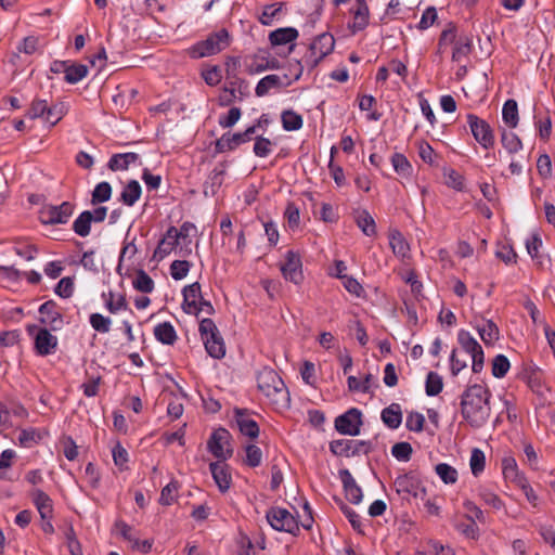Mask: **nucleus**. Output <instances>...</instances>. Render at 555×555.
<instances>
[{
	"instance_id": "50",
	"label": "nucleus",
	"mask_w": 555,
	"mask_h": 555,
	"mask_svg": "<svg viewBox=\"0 0 555 555\" xmlns=\"http://www.w3.org/2000/svg\"><path fill=\"white\" fill-rule=\"evenodd\" d=\"M191 264L186 260H175L170 266V274L172 279L179 281L184 279L189 271H190Z\"/></svg>"
},
{
	"instance_id": "54",
	"label": "nucleus",
	"mask_w": 555,
	"mask_h": 555,
	"mask_svg": "<svg viewBox=\"0 0 555 555\" xmlns=\"http://www.w3.org/2000/svg\"><path fill=\"white\" fill-rule=\"evenodd\" d=\"M55 293L62 298H69L74 293V279L66 276L59 281Z\"/></svg>"
},
{
	"instance_id": "61",
	"label": "nucleus",
	"mask_w": 555,
	"mask_h": 555,
	"mask_svg": "<svg viewBox=\"0 0 555 555\" xmlns=\"http://www.w3.org/2000/svg\"><path fill=\"white\" fill-rule=\"evenodd\" d=\"M241 118V109L238 107H232L227 115L221 116L219 125L222 128L233 127Z\"/></svg>"
},
{
	"instance_id": "36",
	"label": "nucleus",
	"mask_w": 555,
	"mask_h": 555,
	"mask_svg": "<svg viewBox=\"0 0 555 555\" xmlns=\"http://www.w3.org/2000/svg\"><path fill=\"white\" fill-rule=\"evenodd\" d=\"M456 529L468 539H477L479 537V528L475 520H473V515H468V519L465 518V521H456Z\"/></svg>"
},
{
	"instance_id": "40",
	"label": "nucleus",
	"mask_w": 555,
	"mask_h": 555,
	"mask_svg": "<svg viewBox=\"0 0 555 555\" xmlns=\"http://www.w3.org/2000/svg\"><path fill=\"white\" fill-rule=\"evenodd\" d=\"M435 470L440 479L447 485L455 483L457 480V470L447 463L436 465Z\"/></svg>"
},
{
	"instance_id": "53",
	"label": "nucleus",
	"mask_w": 555,
	"mask_h": 555,
	"mask_svg": "<svg viewBox=\"0 0 555 555\" xmlns=\"http://www.w3.org/2000/svg\"><path fill=\"white\" fill-rule=\"evenodd\" d=\"M112 194V188L107 182L99 183L93 193H92V202L93 203H103L109 199Z\"/></svg>"
},
{
	"instance_id": "22",
	"label": "nucleus",
	"mask_w": 555,
	"mask_h": 555,
	"mask_svg": "<svg viewBox=\"0 0 555 555\" xmlns=\"http://www.w3.org/2000/svg\"><path fill=\"white\" fill-rule=\"evenodd\" d=\"M57 346L56 336L52 335L47 328L37 331V353L50 354Z\"/></svg>"
},
{
	"instance_id": "7",
	"label": "nucleus",
	"mask_w": 555,
	"mask_h": 555,
	"mask_svg": "<svg viewBox=\"0 0 555 555\" xmlns=\"http://www.w3.org/2000/svg\"><path fill=\"white\" fill-rule=\"evenodd\" d=\"M335 40L331 34L324 33L319 35L310 44L309 53L306 55V62L310 66L318 63L330 54L334 49Z\"/></svg>"
},
{
	"instance_id": "5",
	"label": "nucleus",
	"mask_w": 555,
	"mask_h": 555,
	"mask_svg": "<svg viewBox=\"0 0 555 555\" xmlns=\"http://www.w3.org/2000/svg\"><path fill=\"white\" fill-rule=\"evenodd\" d=\"M73 211V205L68 202L57 206L43 205L39 210V220L43 225L65 224Z\"/></svg>"
},
{
	"instance_id": "33",
	"label": "nucleus",
	"mask_w": 555,
	"mask_h": 555,
	"mask_svg": "<svg viewBox=\"0 0 555 555\" xmlns=\"http://www.w3.org/2000/svg\"><path fill=\"white\" fill-rule=\"evenodd\" d=\"M283 86L282 78L278 75H268L263 77L256 87V94L258 96L266 95L271 89L280 88Z\"/></svg>"
},
{
	"instance_id": "45",
	"label": "nucleus",
	"mask_w": 555,
	"mask_h": 555,
	"mask_svg": "<svg viewBox=\"0 0 555 555\" xmlns=\"http://www.w3.org/2000/svg\"><path fill=\"white\" fill-rule=\"evenodd\" d=\"M391 163L397 173L401 175L402 177H408L411 175L412 166L404 155L398 153L395 154L391 158Z\"/></svg>"
},
{
	"instance_id": "39",
	"label": "nucleus",
	"mask_w": 555,
	"mask_h": 555,
	"mask_svg": "<svg viewBox=\"0 0 555 555\" xmlns=\"http://www.w3.org/2000/svg\"><path fill=\"white\" fill-rule=\"evenodd\" d=\"M91 219L90 211L81 212L73 223V229L79 236H88L90 234Z\"/></svg>"
},
{
	"instance_id": "26",
	"label": "nucleus",
	"mask_w": 555,
	"mask_h": 555,
	"mask_svg": "<svg viewBox=\"0 0 555 555\" xmlns=\"http://www.w3.org/2000/svg\"><path fill=\"white\" fill-rule=\"evenodd\" d=\"M297 37L298 31L293 27L279 28L270 34V41L273 46H281L293 42Z\"/></svg>"
},
{
	"instance_id": "13",
	"label": "nucleus",
	"mask_w": 555,
	"mask_h": 555,
	"mask_svg": "<svg viewBox=\"0 0 555 555\" xmlns=\"http://www.w3.org/2000/svg\"><path fill=\"white\" fill-rule=\"evenodd\" d=\"M467 120L475 140L485 149L492 147L494 135L489 124L475 115H468Z\"/></svg>"
},
{
	"instance_id": "31",
	"label": "nucleus",
	"mask_w": 555,
	"mask_h": 555,
	"mask_svg": "<svg viewBox=\"0 0 555 555\" xmlns=\"http://www.w3.org/2000/svg\"><path fill=\"white\" fill-rule=\"evenodd\" d=\"M141 196V185L138 181H130L120 194L121 202L127 206H132Z\"/></svg>"
},
{
	"instance_id": "60",
	"label": "nucleus",
	"mask_w": 555,
	"mask_h": 555,
	"mask_svg": "<svg viewBox=\"0 0 555 555\" xmlns=\"http://www.w3.org/2000/svg\"><path fill=\"white\" fill-rule=\"evenodd\" d=\"M391 453L399 461H408L412 454V447L408 442H399L392 447Z\"/></svg>"
},
{
	"instance_id": "48",
	"label": "nucleus",
	"mask_w": 555,
	"mask_h": 555,
	"mask_svg": "<svg viewBox=\"0 0 555 555\" xmlns=\"http://www.w3.org/2000/svg\"><path fill=\"white\" fill-rule=\"evenodd\" d=\"M106 308L111 313H117L118 311L127 308V301L122 295H116L113 292H109L108 298L106 299Z\"/></svg>"
},
{
	"instance_id": "19",
	"label": "nucleus",
	"mask_w": 555,
	"mask_h": 555,
	"mask_svg": "<svg viewBox=\"0 0 555 555\" xmlns=\"http://www.w3.org/2000/svg\"><path fill=\"white\" fill-rule=\"evenodd\" d=\"M339 476L344 485L347 499L353 504H359L362 501V491L350 472L343 469L339 472Z\"/></svg>"
},
{
	"instance_id": "9",
	"label": "nucleus",
	"mask_w": 555,
	"mask_h": 555,
	"mask_svg": "<svg viewBox=\"0 0 555 555\" xmlns=\"http://www.w3.org/2000/svg\"><path fill=\"white\" fill-rule=\"evenodd\" d=\"M207 446L211 454L219 460L218 462H224L232 456L233 450L230 446V434L223 428L214 431Z\"/></svg>"
},
{
	"instance_id": "15",
	"label": "nucleus",
	"mask_w": 555,
	"mask_h": 555,
	"mask_svg": "<svg viewBox=\"0 0 555 555\" xmlns=\"http://www.w3.org/2000/svg\"><path fill=\"white\" fill-rule=\"evenodd\" d=\"M37 511L42 518V531L46 534H52L54 532V527L50 521L53 516L52 500L41 491H37Z\"/></svg>"
},
{
	"instance_id": "1",
	"label": "nucleus",
	"mask_w": 555,
	"mask_h": 555,
	"mask_svg": "<svg viewBox=\"0 0 555 555\" xmlns=\"http://www.w3.org/2000/svg\"><path fill=\"white\" fill-rule=\"evenodd\" d=\"M491 393L483 385L469 386L461 397V413L463 418L473 427L483 426L490 417Z\"/></svg>"
},
{
	"instance_id": "34",
	"label": "nucleus",
	"mask_w": 555,
	"mask_h": 555,
	"mask_svg": "<svg viewBox=\"0 0 555 555\" xmlns=\"http://www.w3.org/2000/svg\"><path fill=\"white\" fill-rule=\"evenodd\" d=\"M246 140L244 139L243 134L241 132L232 133V134H223L217 142L218 149L223 152L225 150H234L242 143H245Z\"/></svg>"
},
{
	"instance_id": "59",
	"label": "nucleus",
	"mask_w": 555,
	"mask_h": 555,
	"mask_svg": "<svg viewBox=\"0 0 555 555\" xmlns=\"http://www.w3.org/2000/svg\"><path fill=\"white\" fill-rule=\"evenodd\" d=\"M61 447L65 457L69 461H74L78 456V447L70 437H64L61 440Z\"/></svg>"
},
{
	"instance_id": "11",
	"label": "nucleus",
	"mask_w": 555,
	"mask_h": 555,
	"mask_svg": "<svg viewBox=\"0 0 555 555\" xmlns=\"http://www.w3.org/2000/svg\"><path fill=\"white\" fill-rule=\"evenodd\" d=\"M362 414L358 409H350L335 420V428L341 435L357 436L360 434Z\"/></svg>"
},
{
	"instance_id": "24",
	"label": "nucleus",
	"mask_w": 555,
	"mask_h": 555,
	"mask_svg": "<svg viewBox=\"0 0 555 555\" xmlns=\"http://www.w3.org/2000/svg\"><path fill=\"white\" fill-rule=\"evenodd\" d=\"M206 351L208 354L215 359H221L225 356V345L223 338L220 333L214 335L212 337H207L203 339Z\"/></svg>"
},
{
	"instance_id": "28",
	"label": "nucleus",
	"mask_w": 555,
	"mask_h": 555,
	"mask_svg": "<svg viewBox=\"0 0 555 555\" xmlns=\"http://www.w3.org/2000/svg\"><path fill=\"white\" fill-rule=\"evenodd\" d=\"M139 156L135 153H124L114 155L109 162L108 167L113 171L127 170L128 167L138 160Z\"/></svg>"
},
{
	"instance_id": "25",
	"label": "nucleus",
	"mask_w": 555,
	"mask_h": 555,
	"mask_svg": "<svg viewBox=\"0 0 555 555\" xmlns=\"http://www.w3.org/2000/svg\"><path fill=\"white\" fill-rule=\"evenodd\" d=\"M382 420L389 428L396 429L402 422L401 408L397 403L390 404L382 411Z\"/></svg>"
},
{
	"instance_id": "37",
	"label": "nucleus",
	"mask_w": 555,
	"mask_h": 555,
	"mask_svg": "<svg viewBox=\"0 0 555 555\" xmlns=\"http://www.w3.org/2000/svg\"><path fill=\"white\" fill-rule=\"evenodd\" d=\"M501 142L504 149L511 154H516L522 149L520 139L514 132L503 130L501 133Z\"/></svg>"
},
{
	"instance_id": "64",
	"label": "nucleus",
	"mask_w": 555,
	"mask_h": 555,
	"mask_svg": "<svg viewBox=\"0 0 555 555\" xmlns=\"http://www.w3.org/2000/svg\"><path fill=\"white\" fill-rule=\"evenodd\" d=\"M416 555H455L450 547L439 545L438 543H431L427 550L417 551Z\"/></svg>"
},
{
	"instance_id": "17",
	"label": "nucleus",
	"mask_w": 555,
	"mask_h": 555,
	"mask_svg": "<svg viewBox=\"0 0 555 555\" xmlns=\"http://www.w3.org/2000/svg\"><path fill=\"white\" fill-rule=\"evenodd\" d=\"M40 322L55 331L61 327L63 321L53 301H47L39 308Z\"/></svg>"
},
{
	"instance_id": "51",
	"label": "nucleus",
	"mask_w": 555,
	"mask_h": 555,
	"mask_svg": "<svg viewBox=\"0 0 555 555\" xmlns=\"http://www.w3.org/2000/svg\"><path fill=\"white\" fill-rule=\"evenodd\" d=\"M446 184L454 190L461 191L464 188V178L454 169L444 170Z\"/></svg>"
},
{
	"instance_id": "55",
	"label": "nucleus",
	"mask_w": 555,
	"mask_h": 555,
	"mask_svg": "<svg viewBox=\"0 0 555 555\" xmlns=\"http://www.w3.org/2000/svg\"><path fill=\"white\" fill-rule=\"evenodd\" d=\"M425 423V417L423 414L417 412H411L406 416L405 426L409 430L412 431H422Z\"/></svg>"
},
{
	"instance_id": "63",
	"label": "nucleus",
	"mask_w": 555,
	"mask_h": 555,
	"mask_svg": "<svg viewBox=\"0 0 555 555\" xmlns=\"http://www.w3.org/2000/svg\"><path fill=\"white\" fill-rule=\"evenodd\" d=\"M351 442L345 439L334 440L330 443V450L335 455H349Z\"/></svg>"
},
{
	"instance_id": "21",
	"label": "nucleus",
	"mask_w": 555,
	"mask_h": 555,
	"mask_svg": "<svg viewBox=\"0 0 555 555\" xmlns=\"http://www.w3.org/2000/svg\"><path fill=\"white\" fill-rule=\"evenodd\" d=\"M388 237L392 253L401 259L408 258L410 255V245L402 233L398 230H391Z\"/></svg>"
},
{
	"instance_id": "4",
	"label": "nucleus",
	"mask_w": 555,
	"mask_h": 555,
	"mask_svg": "<svg viewBox=\"0 0 555 555\" xmlns=\"http://www.w3.org/2000/svg\"><path fill=\"white\" fill-rule=\"evenodd\" d=\"M229 46V34L225 29H221L210 35L206 40L193 46L190 54L194 59H201L221 52Z\"/></svg>"
},
{
	"instance_id": "56",
	"label": "nucleus",
	"mask_w": 555,
	"mask_h": 555,
	"mask_svg": "<svg viewBox=\"0 0 555 555\" xmlns=\"http://www.w3.org/2000/svg\"><path fill=\"white\" fill-rule=\"evenodd\" d=\"M262 459L261 450L255 444L246 446L245 463L251 467L260 465Z\"/></svg>"
},
{
	"instance_id": "52",
	"label": "nucleus",
	"mask_w": 555,
	"mask_h": 555,
	"mask_svg": "<svg viewBox=\"0 0 555 555\" xmlns=\"http://www.w3.org/2000/svg\"><path fill=\"white\" fill-rule=\"evenodd\" d=\"M472 42L469 39H461L455 43L452 59L453 61L461 62L470 52Z\"/></svg>"
},
{
	"instance_id": "57",
	"label": "nucleus",
	"mask_w": 555,
	"mask_h": 555,
	"mask_svg": "<svg viewBox=\"0 0 555 555\" xmlns=\"http://www.w3.org/2000/svg\"><path fill=\"white\" fill-rule=\"evenodd\" d=\"M91 326L101 333H107L111 327V320L100 313H93L90 317Z\"/></svg>"
},
{
	"instance_id": "30",
	"label": "nucleus",
	"mask_w": 555,
	"mask_h": 555,
	"mask_svg": "<svg viewBox=\"0 0 555 555\" xmlns=\"http://www.w3.org/2000/svg\"><path fill=\"white\" fill-rule=\"evenodd\" d=\"M502 118L503 121L509 127V128H516L518 125V106L517 102L515 100H507L502 108Z\"/></svg>"
},
{
	"instance_id": "47",
	"label": "nucleus",
	"mask_w": 555,
	"mask_h": 555,
	"mask_svg": "<svg viewBox=\"0 0 555 555\" xmlns=\"http://www.w3.org/2000/svg\"><path fill=\"white\" fill-rule=\"evenodd\" d=\"M478 495L483 501L485 504L491 506L496 511L502 509L504 506L501 499L494 492L487 488H480L478 491Z\"/></svg>"
},
{
	"instance_id": "35",
	"label": "nucleus",
	"mask_w": 555,
	"mask_h": 555,
	"mask_svg": "<svg viewBox=\"0 0 555 555\" xmlns=\"http://www.w3.org/2000/svg\"><path fill=\"white\" fill-rule=\"evenodd\" d=\"M64 74L67 82L77 83L87 76L88 67L83 64H70L65 68Z\"/></svg>"
},
{
	"instance_id": "32",
	"label": "nucleus",
	"mask_w": 555,
	"mask_h": 555,
	"mask_svg": "<svg viewBox=\"0 0 555 555\" xmlns=\"http://www.w3.org/2000/svg\"><path fill=\"white\" fill-rule=\"evenodd\" d=\"M356 222L361 231L367 235L373 236L376 233V225L373 217L366 210H360L356 215Z\"/></svg>"
},
{
	"instance_id": "62",
	"label": "nucleus",
	"mask_w": 555,
	"mask_h": 555,
	"mask_svg": "<svg viewBox=\"0 0 555 555\" xmlns=\"http://www.w3.org/2000/svg\"><path fill=\"white\" fill-rule=\"evenodd\" d=\"M203 79L209 86H217L221 79V69L218 66L209 67L202 73Z\"/></svg>"
},
{
	"instance_id": "16",
	"label": "nucleus",
	"mask_w": 555,
	"mask_h": 555,
	"mask_svg": "<svg viewBox=\"0 0 555 555\" xmlns=\"http://www.w3.org/2000/svg\"><path fill=\"white\" fill-rule=\"evenodd\" d=\"M210 473L221 492H227L232 485V476L229 465L224 462H215L210 464Z\"/></svg>"
},
{
	"instance_id": "27",
	"label": "nucleus",
	"mask_w": 555,
	"mask_h": 555,
	"mask_svg": "<svg viewBox=\"0 0 555 555\" xmlns=\"http://www.w3.org/2000/svg\"><path fill=\"white\" fill-rule=\"evenodd\" d=\"M154 335L157 340L166 345H172L177 340L176 330L169 322H163L156 325Z\"/></svg>"
},
{
	"instance_id": "10",
	"label": "nucleus",
	"mask_w": 555,
	"mask_h": 555,
	"mask_svg": "<svg viewBox=\"0 0 555 555\" xmlns=\"http://www.w3.org/2000/svg\"><path fill=\"white\" fill-rule=\"evenodd\" d=\"M270 526L278 531L295 533L298 530V522L295 517L285 508L273 507L267 513Z\"/></svg>"
},
{
	"instance_id": "44",
	"label": "nucleus",
	"mask_w": 555,
	"mask_h": 555,
	"mask_svg": "<svg viewBox=\"0 0 555 555\" xmlns=\"http://www.w3.org/2000/svg\"><path fill=\"white\" fill-rule=\"evenodd\" d=\"M443 387L442 378L435 372H429L426 378V393L428 396H437Z\"/></svg>"
},
{
	"instance_id": "8",
	"label": "nucleus",
	"mask_w": 555,
	"mask_h": 555,
	"mask_svg": "<svg viewBox=\"0 0 555 555\" xmlns=\"http://www.w3.org/2000/svg\"><path fill=\"white\" fill-rule=\"evenodd\" d=\"M459 343L463 351L472 359V369L475 373L482 370L483 351L478 341L466 331L459 332Z\"/></svg>"
},
{
	"instance_id": "43",
	"label": "nucleus",
	"mask_w": 555,
	"mask_h": 555,
	"mask_svg": "<svg viewBox=\"0 0 555 555\" xmlns=\"http://www.w3.org/2000/svg\"><path fill=\"white\" fill-rule=\"evenodd\" d=\"M132 285L135 289L142 293H151L154 289L153 280L142 270L137 273L132 281Z\"/></svg>"
},
{
	"instance_id": "46",
	"label": "nucleus",
	"mask_w": 555,
	"mask_h": 555,
	"mask_svg": "<svg viewBox=\"0 0 555 555\" xmlns=\"http://www.w3.org/2000/svg\"><path fill=\"white\" fill-rule=\"evenodd\" d=\"M511 367L508 359L503 354H498L492 361V374L496 378H502Z\"/></svg>"
},
{
	"instance_id": "41",
	"label": "nucleus",
	"mask_w": 555,
	"mask_h": 555,
	"mask_svg": "<svg viewBox=\"0 0 555 555\" xmlns=\"http://www.w3.org/2000/svg\"><path fill=\"white\" fill-rule=\"evenodd\" d=\"M282 125L286 131L298 130L302 127V118L293 111H286L282 114Z\"/></svg>"
},
{
	"instance_id": "18",
	"label": "nucleus",
	"mask_w": 555,
	"mask_h": 555,
	"mask_svg": "<svg viewBox=\"0 0 555 555\" xmlns=\"http://www.w3.org/2000/svg\"><path fill=\"white\" fill-rule=\"evenodd\" d=\"M202 292L199 283L195 282L183 288L182 308L186 313H196L197 304L202 300Z\"/></svg>"
},
{
	"instance_id": "49",
	"label": "nucleus",
	"mask_w": 555,
	"mask_h": 555,
	"mask_svg": "<svg viewBox=\"0 0 555 555\" xmlns=\"http://www.w3.org/2000/svg\"><path fill=\"white\" fill-rule=\"evenodd\" d=\"M178 483L176 481L169 482L160 492L159 503L162 505H171L177 496Z\"/></svg>"
},
{
	"instance_id": "58",
	"label": "nucleus",
	"mask_w": 555,
	"mask_h": 555,
	"mask_svg": "<svg viewBox=\"0 0 555 555\" xmlns=\"http://www.w3.org/2000/svg\"><path fill=\"white\" fill-rule=\"evenodd\" d=\"M272 152V142L263 137H258L254 144V153L258 157H267Z\"/></svg>"
},
{
	"instance_id": "29",
	"label": "nucleus",
	"mask_w": 555,
	"mask_h": 555,
	"mask_svg": "<svg viewBox=\"0 0 555 555\" xmlns=\"http://www.w3.org/2000/svg\"><path fill=\"white\" fill-rule=\"evenodd\" d=\"M196 232V228L191 223H183L180 229H178V236L179 240L182 242L181 247V256H188L191 254V245H192V238L191 236L193 233Z\"/></svg>"
},
{
	"instance_id": "6",
	"label": "nucleus",
	"mask_w": 555,
	"mask_h": 555,
	"mask_svg": "<svg viewBox=\"0 0 555 555\" xmlns=\"http://www.w3.org/2000/svg\"><path fill=\"white\" fill-rule=\"evenodd\" d=\"M393 486L396 491L404 498L411 495L420 501L426 498V488L415 475H401L395 479Z\"/></svg>"
},
{
	"instance_id": "38",
	"label": "nucleus",
	"mask_w": 555,
	"mask_h": 555,
	"mask_svg": "<svg viewBox=\"0 0 555 555\" xmlns=\"http://www.w3.org/2000/svg\"><path fill=\"white\" fill-rule=\"evenodd\" d=\"M478 333L485 344H492L499 339V328L490 320L486 321L481 326L478 327Z\"/></svg>"
},
{
	"instance_id": "2",
	"label": "nucleus",
	"mask_w": 555,
	"mask_h": 555,
	"mask_svg": "<svg viewBox=\"0 0 555 555\" xmlns=\"http://www.w3.org/2000/svg\"><path fill=\"white\" fill-rule=\"evenodd\" d=\"M259 390L275 405L285 406L289 397L286 386L278 373L271 369H263L258 377Z\"/></svg>"
},
{
	"instance_id": "23",
	"label": "nucleus",
	"mask_w": 555,
	"mask_h": 555,
	"mask_svg": "<svg viewBox=\"0 0 555 555\" xmlns=\"http://www.w3.org/2000/svg\"><path fill=\"white\" fill-rule=\"evenodd\" d=\"M236 424L240 431L249 438H256L259 434V427L257 423L243 412L238 411L236 413Z\"/></svg>"
},
{
	"instance_id": "12",
	"label": "nucleus",
	"mask_w": 555,
	"mask_h": 555,
	"mask_svg": "<svg viewBox=\"0 0 555 555\" xmlns=\"http://www.w3.org/2000/svg\"><path fill=\"white\" fill-rule=\"evenodd\" d=\"M181 247L182 242L179 240L178 229L176 227H170L156 247L153 258L159 261L172 251H176L181 256Z\"/></svg>"
},
{
	"instance_id": "3",
	"label": "nucleus",
	"mask_w": 555,
	"mask_h": 555,
	"mask_svg": "<svg viewBox=\"0 0 555 555\" xmlns=\"http://www.w3.org/2000/svg\"><path fill=\"white\" fill-rule=\"evenodd\" d=\"M65 106L61 103H49L47 100L37 101V119L42 124V134L37 145H43L50 130L64 117Z\"/></svg>"
},
{
	"instance_id": "14",
	"label": "nucleus",
	"mask_w": 555,
	"mask_h": 555,
	"mask_svg": "<svg viewBox=\"0 0 555 555\" xmlns=\"http://www.w3.org/2000/svg\"><path fill=\"white\" fill-rule=\"evenodd\" d=\"M301 267L300 256L293 250H288L285 255V261L280 266V269L287 281L299 284L304 279Z\"/></svg>"
},
{
	"instance_id": "20",
	"label": "nucleus",
	"mask_w": 555,
	"mask_h": 555,
	"mask_svg": "<svg viewBox=\"0 0 555 555\" xmlns=\"http://www.w3.org/2000/svg\"><path fill=\"white\" fill-rule=\"evenodd\" d=\"M352 31H359L364 29L369 25L370 11L364 0H357L356 7L352 9Z\"/></svg>"
},
{
	"instance_id": "42",
	"label": "nucleus",
	"mask_w": 555,
	"mask_h": 555,
	"mask_svg": "<svg viewBox=\"0 0 555 555\" xmlns=\"http://www.w3.org/2000/svg\"><path fill=\"white\" fill-rule=\"evenodd\" d=\"M486 465L485 453L480 449H474L469 459V467L474 476L483 472Z\"/></svg>"
}]
</instances>
